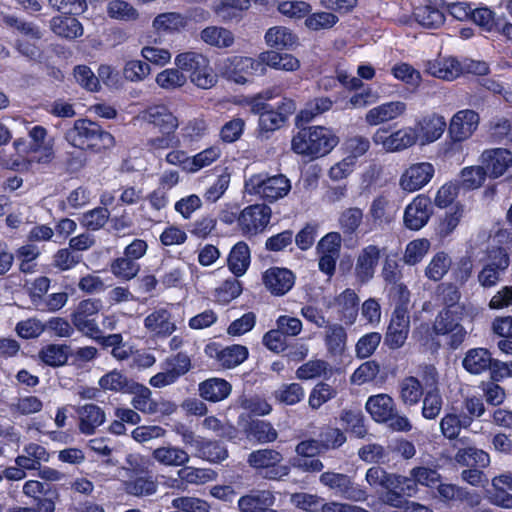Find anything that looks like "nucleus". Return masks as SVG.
Listing matches in <instances>:
<instances>
[{"label":"nucleus","mask_w":512,"mask_h":512,"mask_svg":"<svg viewBox=\"0 0 512 512\" xmlns=\"http://www.w3.org/2000/svg\"><path fill=\"white\" fill-rule=\"evenodd\" d=\"M198 391L202 399L216 403L230 395L232 385L226 379L212 377L199 383Z\"/></svg>","instance_id":"f704fd0d"},{"label":"nucleus","mask_w":512,"mask_h":512,"mask_svg":"<svg viewBox=\"0 0 512 512\" xmlns=\"http://www.w3.org/2000/svg\"><path fill=\"white\" fill-rule=\"evenodd\" d=\"M79 430L84 435H93L96 429L105 422V412L96 404H85L77 409Z\"/></svg>","instance_id":"7c9ffc66"},{"label":"nucleus","mask_w":512,"mask_h":512,"mask_svg":"<svg viewBox=\"0 0 512 512\" xmlns=\"http://www.w3.org/2000/svg\"><path fill=\"white\" fill-rule=\"evenodd\" d=\"M486 411L482 398L477 396H467L461 403L459 414L463 418L464 424L471 427L476 419H480Z\"/></svg>","instance_id":"e2e57ef3"},{"label":"nucleus","mask_w":512,"mask_h":512,"mask_svg":"<svg viewBox=\"0 0 512 512\" xmlns=\"http://www.w3.org/2000/svg\"><path fill=\"white\" fill-rule=\"evenodd\" d=\"M492 353L487 348L476 347L469 349L462 360L463 368L472 375H479L491 368Z\"/></svg>","instance_id":"72a5a7b5"},{"label":"nucleus","mask_w":512,"mask_h":512,"mask_svg":"<svg viewBox=\"0 0 512 512\" xmlns=\"http://www.w3.org/2000/svg\"><path fill=\"white\" fill-rule=\"evenodd\" d=\"M221 76L229 82L244 85L255 76L266 74L265 63L260 55L258 59L248 56L227 57L220 65Z\"/></svg>","instance_id":"423d86ee"},{"label":"nucleus","mask_w":512,"mask_h":512,"mask_svg":"<svg viewBox=\"0 0 512 512\" xmlns=\"http://www.w3.org/2000/svg\"><path fill=\"white\" fill-rule=\"evenodd\" d=\"M144 327L157 338H167L177 329L172 314L165 308H159L144 318Z\"/></svg>","instance_id":"393cba45"},{"label":"nucleus","mask_w":512,"mask_h":512,"mask_svg":"<svg viewBox=\"0 0 512 512\" xmlns=\"http://www.w3.org/2000/svg\"><path fill=\"white\" fill-rule=\"evenodd\" d=\"M110 271L116 278L129 281L139 273L140 264L124 255L111 262Z\"/></svg>","instance_id":"0e129e2a"},{"label":"nucleus","mask_w":512,"mask_h":512,"mask_svg":"<svg viewBox=\"0 0 512 512\" xmlns=\"http://www.w3.org/2000/svg\"><path fill=\"white\" fill-rule=\"evenodd\" d=\"M493 492L490 495L491 502L503 508H512V471L500 474L492 480Z\"/></svg>","instance_id":"a19ab883"},{"label":"nucleus","mask_w":512,"mask_h":512,"mask_svg":"<svg viewBox=\"0 0 512 512\" xmlns=\"http://www.w3.org/2000/svg\"><path fill=\"white\" fill-rule=\"evenodd\" d=\"M346 341L347 333L343 326L333 324L328 327L325 336V345L331 355H342L345 350Z\"/></svg>","instance_id":"052dcab7"},{"label":"nucleus","mask_w":512,"mask_h":512,"mask_svg":"<svg viewBox=\"0 0 512 512\" xmlns=\"http://www.w3.org/2000/svg\"><path fill=\"white\" fill-rule=\"evenodd\" d=\"M351 380L358 385L373 382L381 384L385 382L386 375L380 374V366L377 361L369 360L362 363L352 374Z\"/></svg>","instance_id":"3c124183"},{"label":"nucleus","mask_w":512,"mask_h":512,"mask_svg":"<svg viewBox=\"0 0 512 512\" xmlns=\"http://www.w3.org/2000/svg\"><path fill=\"white\" fill-rule=\"evenodd\" d=\"M189 18L178 12H165L153 20V27L158 33H178L188 25Z\"/></svg>","instance_id":"a18cd8bd"},{"label":"nucleus","mask_w":512,"mask_h":512,"mask_svg":"<svg viewBox=\"0 0 512 512\" xmlns=\"http://www.w3.org/2000/svg\"><path fill=\"white\" fill-rule=\"evenodd\" d=\"M410 331V315L409 313H401L393 310L391 319L385 334V344L390 349L401 348L409 335Z\"/></svg>","instance_id":"b1692460"},{"label":"nucleus","mask_w":512,"mask_h":512,"mask_svg":"<svg viewBox=\"0 0 512 512\" xmlns=\"http://www.w3.org/2000/svg\"><path fill=\"white\" fill-rule=\"evenodd\" d=\"M481 164L488 177L497 179L507 175L512 179V152L506 148L485 149L480 156Z\"/></svg>","instance_id":"dca6fc26"},{"label":"nucleus","mask_w":512,"mask_h":512,"mask_svg":"<svg viewBox=\"0 0 512 512\" xmlns=\"http://www.w3.org/2000/svg\"><path fill=\"white\" fill-rule=\"evenodd\" d=\"M483 33L491 35L503 34L512 37V24L506 21L505 16H499L488 6L474 7L471 20Z\"/></svg>","instance_id":"f8f14e48"},{"label":"nucleus","mask_w":512,"mask_h":512,"mask_svg":"<svg viewBox=\"0 0 512 512\" xmlns=\"http://www.w3.org/2000/svg\"><path fill=\"white\" fill-rule=\"evenodd\" d=\"M74 15H58L50 20V28L61 38L73 40L83 35L81 22Z\"/></svg>","instance_id":"58836bf2"},{"label":"nucleus","mask_w":512,"mask_h":512,"mask_svg":"<svg viewBox=\"0 0 512 512\" xmlns=\"http://www.w3.org/2000/svg\"><path fill=\"white\" fill-rule=\"evenodd\" d=\"M452 265L451 258L444 251L437 252L425 269V275L433 281H440Z\"/></svg>","instance_id":"338daca9"},{"label":"nucleus","mask_w":512,"mask_h":512,"mask_svg":"<svg viewBox=\"0 0 512 512\" xmlns=\"http://www.w3.org/2000/svg\"><path fill=\"white\" fill-rule=\"evenodd\" d=\"M395 218V212L392 210L389 200L384 195H379L373 199L367 215L368 221L372 222V227L383 228L389 225Z\"/></svg>","instance_id":"4c0bfd02"},{"label":"nucleus","mask_w":512,"mask_h":512,"mask_svg":"<svg viewBox=\"0 0 512 512\" xmlns=\"http://www.w3.org/2000/svg\"><path fill=\"white\" fill-rule=\"evenodd\" d=\"M430 249V241L419 238L410 241L405 248L403 261L410 266L420 263Z\"/></svg>","instance_id":"774afa93"},{"label":"nucleus","mask_w":512,"mask_h":512,"mask_svg":"<svg viewBox=\"0 0 512 512\" xmlns=\"http://www.w3.org/2000/svg\"><path fill=\"white\" fill-rule=\"evenodd\" d=\"M455 461L462 466L485 468L490 463V456L482 449L466 447L456 452Z\"/></svg>","instance_id":"8fccbe9b"},{"label":"nucleus","mask_w":512,"mask_h":512,"mask_svg":"<svg viewBox=\"0 0 512 512\" xmlns=\"http://www.w3.org/2000/svg\"><path fill=\"white\" fill-rule=\"evenodd\" d=\"M296 378L299 380H311L323 376L331 377V369L327 361L322 359L309 360L296 369Z\"/></svg>","instance_id":"603ef678"},{"label":"nucleus","mask_w":512,"mask_h":512,"mask_svg":"<svg viewBox=\"0 0 512 512\" xmlns=\"http://www.w3.org/2000/svg\"><path fill=\"white\" fill-rule=\"evenodd\" d=\"M151 456L157 463L166 467L183 468L190 461L185 449L171 444L154 449Z\"/></svg>","instance_id":"c9c22d12"},{"label":"nucleus","mask_w":512,"mask_h":512,"mask_svg":"<svg viewBox=\"0 0 512 512\" xmlns=\"http://www.w3.org/2000/svg\"><path fill=\"white\" fill-rule=\"evenodd\" d=\"M175 64L181 71L189 72L191 82L201 89H210L217 83L209 59L200 53H180L175 57Z\"/></svg>","instance_id":"6e6552de"},{"label":"nucleus","mask_w":512,"mask_h":512,"mask_svg":"<svg viewBox=\"0 0 512 512\" xmlns=\"http://www.w3.org/2000/svg\"><path fill=\"white\" fill-rule=\"evenodd\" d=\"M266 43L279 51L293 49L298 44V37L287 27L269 28L265 34Z\"/></svg>","instance_id":"79ce46f5"},{"label":"nucleus","mask_w":512,"mask_h":512,"mask_svg":"<svg viewBox=\"0 0 512 512\" xmlns=\"http://www.w3.org/2000/svg\"><path fill=\"white\" fill-rule=\"evenodd\" d=\"M130 390L132 392H128V394L133 395L131 404L134 409L147 414L161 411L159 403L152 398V392L147 386L134 381Z\"/></svg>","instance_id":"ea45409f"},{"label":"nucleus","mask_w":512,"mask_h":512,"mask_svg":"<svg viewBox=\"0 0 512 512\" xmlns=\"http://www.w3.org/2000/svg\"><path fill=\"white\" fill-rule=\"evenodd\" d=\"M434 173V166L429 162L412 164L401 175L400 186L407 192L418 191L430 182Z\"/></svg>","instance_id":"5701e85b"},{"label":"nucleus","mask_w":512,"mask_h":512,"mask_svg":"<svg viewBox=\"0 0 512 512\" xmlns=\"http://www.w3.org/2000/svg\"><path fill=\"white\" fill-rule=\"evenodd\" d=\"M74 148L100 154L115 146L114 136L100 124L89 119H78L66 134Z\"/></svg>","instance_id":"20e7f679"},{"label":"nucleus","mask_w":512,"mask_h":512,"mask_svg":"<svg viewBox=\"0 0 512 512\" xmlns=\"http://www.w3.org/2000/svg\"><path fill=\"white\" fill-rule=\"evenodd\" d=\"M239 277H230L224 280L214 291L215 302L220 305H228L239 297L243 291V284Z\"/></svg>","instance_id":"5fc2aeb1"},{"label":"nucleus","mask_w":512,"mask_h":512,"mask_svg":"<svg viewBox=\"0 0 512 512\" xmlns=\"http://www.w3.org/2000/svg\"><path fill=\"white\" fill-rule=\"evenodd\" d=\"M339 137L328 127L315 125L298 129L291 140L294 153L316 160L332 152L339 144Z\"/></svg>","instance_id":"7ed1b4c3"},{"label":"nucleus","mask_w":512,"mask_h":512,"mask_svg":"<svg viewBox=\"0 0 512 512\" xmlns=\"http://www.w3.org/2000/svg\"><path fill=\"white\" fill-rule=\"evenodd\" d=\"M320 482L333 490L335 495L346 500L363 502L368 497L364 488L353 482L350 476L343 473L324 472L320 475Z\"/></svg>","instance_id":"9b49d317"},{"label":"nucleus","mask_w":512,"mask_h":512,"mask_svg":"<svg viewBox=\"0 0 512 512\" xmlns=\"http://www.w3.org/2000/svg\"><path fill=\"white\" fill-rule=\"evenodd\" d=\"M480 122L479 114L472 109L457 111L448 126L449 141L445 143L444 155L453 157L462 150L461 143L469 139L477 130Z\"/></svg>","instance_id":"39448f33"},{"label":"nucleus","mask_w":512,"mask_h":512,"mask_svg":"<svg viewBox=\"0 0 512 512\" xmlns=\"http://www.w3.org/2000/svg\"><path fill=\"white\" fill-rule=\"evenodd\" d=\"M70 354L68 345L48 344L39 351V358L47 366L60 367L68 362Z\"/></svg>","instance_id":"09e8293b"},{"label":"nucleus","mask_w":512,"mask_h":512,"mask_svg":"<svg viewBox=\"0 0 512 512\" xmlns=\"http://www.w3.org/2000/svg\"><path fill=\"white\" fill-rule=\"evenodd\" d=\"M134 381V379L129 378L121 371L114 369L101 376L98 384L104 391L128 394V392H132L130 389Z\"/></svg>","instance_id":"c03bdc74"},{"label":"nucleus","mask_w":512,"mask_h":512,"mask_svg":"<svg viewBox=\"0 0 512 512\" xmlns=\"http://www.w3.org/2000/svg\"><path fill=\"white\" fill-rule=\"evenodd\" d=\"M205 353L208 357L213 358L225 369H232L248 359L249 350L246 346L233 344L222 347L218 343H210L205 347Z\"/></svg>","instance_id":"a211bd4d"},{"label":"nucleus","mask_w":512,"mask_h":512,"mask_svg":"<svg viewBox=\"0 0 512 512\" xmlns=\"http://www.w3.org/2000/svg\"><path fill=\"white\" fill-rule=\"evenodd\" d=\"M295 274L288 268L272 266L262 273V283L275 297L286 295L295 284Z\"/></svg>","instance_id":"412c9836"},{"label":"nucleus","mask_w":512,"mask_h":512,"mask_svg":"<svg viewBox=\"0 0 512 512\" xmlns=\"http://www.w3.org/2000/svg\"><path fill=\"white\" fill-rule=\"evenodd\" d=\"M386 252L387 247L375 244H369L361 249L354 268L356 280L360 284H366L373 279L379 261Z\"/></svg>","instance_id":"2eb2a0df"},{"label":"nucleus","mask_w":512,"mask_h":512,"mask_svg":"<svg viewBox=\"0 0 512 512\" xmlns=\"http://www.w3.org/2000/svg\"><path fill=\"white\" fill-rule=\"evenodd\" d=\"M465 310H453L443 308L438 312L432 324L431 330L427 328V334L423 339V345L432 352H437L440 347L438 336H448L447 345L451 350H457L465 341L467 331L461 324Z\"/></svg>","instance_id":"f03ea898"},{"label":"nucleus","mask_w":512,"mask_h":512,"mask_svg":"<svg viewBox=\"0 0 512 512\" xmlns=\"http://www.w3.org/2000/svg\"><path fill=\"white\" fill-rule=\"evenodd\" d=\"M23 494L31 499V504L39 506L43 512H54L59 494L55 485L38 480H28L22 488Z\"/></svg>","instance_id":"4468645a"},{"label":"nucleus","mask_w":512,"mask_h":512,"mask_svg":"<svg viewBox=\"0 0 512 512\" xmlns=\"http://www.w3.org/2000/svg\"><path fill=\"white\" fill-rule=\"evenodd\" d=\"M417 140L418 133L412 127L402 128L391 134H388L387 129L379 128L373 135L374 143L381 144L387 152L405 150L416 144Z\"/></svg>","instance_id":"f3484780"},{"label":"nucleus","mask_w":512,"mask_h":512,"mask_svg":"<svg viewBox=\"0 0 512 512\" xmlns=\"http://www.w3.org/2000/svg\"><path fill=\"white\" fill-rule=\"evenodd\" d=\"M143 121L157 136L147 139L146 146L152 153L178 147L180 144L177 136L179 127L178 117L164 104L148 106L142 112Z\"/></svg>","instance_id":"f257e3e1"},{"label":"nucleus","mask_w":512,"mask_h":512,"mask_svg":"<svg viewBox=\"0 0 512 512\" xmlns=\"http://www.w3.org/2000/svg\"><path fill=\"white\" fill-rule=\"evenodd\" d=\"M447 127L443 116L432 113L421 117L415 125L418 133V139L421 138L423 144H429L437 141L443 135Z\"/></svg>","instance_id":"a878e982"},{"label":"nucleus","mask_w":512,"mask_h":512,"mask_svg":"<svg viewBox=\"0 0 512 512\" xmlns=\"http://www.w3.org/2000/svg\"><path fill=\"white\" fill-rule=\"evenodd\" d=\"M251 264V251L245 241L235 243L227 257V266L229 271L235 277L243 276Z\"/></svg>","instance_id":"473e14b6"},{"label":"nucleus","mask_w":512,"mask_h":512,"mask_svg":"<svg viewBox=\"0 0 512 512\" xmlns=\"http://www.w3.org/2000/svg\"><path fill=\"white\" fill-rule=\"evenodd\" d=\"M488 177L482 165L464 167L459 174V185L466 191L480 188Z\"/></svg>","instance_id":"6e6d98bb"},{"label":"nucleus","mask_w":512,"mask_h":512,"mask_svg":"<svg viewBox=\"0 0 512 512\" xmlns=\"http://www.w3.org/2000/svg\"><path fill=\"white\" fill-rule=\"evenodd\" d=\"M276 498L269 490H253L238 500L241 512H278L273 508Z\"/></svg>","instance_id":"bb28decb"},{"label":"nucleus","mask_w":512,"mask_h":512,"mask_svg":"<svg viewBox=\"0 0 512 512\" xmlns=\"http://www.w3.org/2000/svg\"><path fill=\"white\" fill-rule=\"evenodd\" d=\"M158 483L153 473L129 477L124 481L125 491L132 496H151L156 493Z\"/></svg>","instance_id":"37998d69"},{"label":"nucleus","mask_w":512,"mask_h":512,"mask_svg":"<svg viewBox=\"0 0 512 512\" xmlns=\"http://www.w3.org/2000/svg\"><path fill=\"white\" fill-rule=\"evenodd\" d=\"M296 101L289 97H283L276 106L267 109L258 119L257 130L261 135H266L284 127L290 117L296 112Z\"/></svg>","instance_id":"9d476101"},{"label":"nucleus","mask_w":512,"mask_h":512,"mask_svg":"<svg viewBox=\"0 0 512 512\" xmlns=\"http://www.w3.org/2000/svg\"><path fill=\"white\" fill-rule=\"evenodd\" d=\"M102 308L100 299H84L79 302L76 310L71 315V321L78 331L87 335L89 332L97 333L98 324L96 318Z\"/></svg>","instance_id":"6ab92c4d"},{"label":"nucleus","mask_w":512,"mask_h":512,"mask_svg":"<svg viewBox=\"0 0 512 512\" xmlns=\"http://www.w3.org/2000/svg\"><path fill=\"white\" fill-rule=\"evenodd\" d=\"M366 410L376 422L387 423L396 412V405L388 394H378L368 398Z\"/></svg>","instance_id":"2f4dec72"},{"label":"nucleus","mask_w":512,"mask_h":512,"mask_svg":"<svg viewBox=\"0 0 512 512\" xmlns=\"http://www.w3.org/2000/svg\"><path fill=\"white\" fill-rule=\"evenodd\" d=\"M338 394L335 387L320 381L311 389L308 397V405L312 410L320 409L325 403L334 399Z\"/></svg>","instance_id":"680f3d73"},{"label":"nucleus","mask_w":512,"mask_h":512,"mask_svg":"<svg viewBox=\"0 0 512 512\" xmlns=\"http://www.w3.org/2000/svg\"><path fill=\"white\" fill-rule=\"evenodd\" d=\"M432 215L430 198L424 195L416 196L404 211V226L411 231L423 228Z\"/></svg>","instance_id":"4be33fe9"},{"label":"nucleus","mask_w":512,"mask_h":512,"mask_svg":"<svg viewBox=\"0 0 512 512\" xmlns=\"http://www.w3.org/2000/svg\"><path fill=\"white\" fill-rule=\"evenodd\" d=\"M406 111V104L401 101H391L370 109L365 116V121L371 126L394 120Z\"/></svg>","instance_id":"c756f323"},{"label":"nucleus","mask_w":512,"mask_h":512,"mask_svg":"<svg viewBox=\"0 0 512 512\" xmlns=\"http://www.w3.org/2000/svg\"><path fill=\"white\" fill-rule=\"evenodd\" d=\"M446 5L443 0H425L423 4L415 7L413 17L415 21L426 29H438L446 20Z\"/></svg>","instance_id":"aec40b11"},{"label":"nucleus","mask_w":512,"mask_h":512,"mask_svg":"<svg viewBox=\"0 0 512 512\" xmlns=\"http://www.w3.org/2000/svg\"><path fill=\"white\" fill-rule=\"evenodd\" d=\"M245 189L250 195H255L264 202L273 203L284 198L291 190L290 180L282 175L268 176L253 174L245 181Z\"/></svg>","instance_id":"0eeeda50"},{"label":"nucleus","mask_w":512,"mask_h":512,"mask_svg":"<svg viewBox=\"0 0 512 512\" xmlns=\"http://www.w3.org/2000/svg\"><path fill=\"white\" fill-rule=\"evenodd\" d=\"M282 454L274 449H259L248 456V463L252 468L268 480H280L290 473V467L281 465Z\"/></svg>","instance_id":"1a4fd4ad"},{"label":"nucleus","mask_w":512,"mask_h":512,"mask_svg":"<svg viewBox=\"0 0 512 512\" xmlns=\"http://www.w3.org/2000/svg\"><path fill=\"white\" fill-rule=\"evenodd\" d=\"M333 106V101L327 97H315L306 102L304 108L300 109L295 116V126L306 128L307 125L314 121L318 116L329 111Z\"/></svg>","instance_id":"cd10ccee"},{"label":"nucleus","mask_w":512,"mask_h":512,"mask_svg":"<svg viewBox=\"0 0 512 512\" xmlns=\"http://www.w3.org/2000/svg\"><path fill=\"white\" fill-rule=\"evenodd\" d=\"M272 217V209L265 203H256L242 209L241 233L245 236H256L262 233Z\"/></svg>","instance_id":"ddd939ff"},{"label":"nucleus","mask_w":512,"mask_h":512,"mask_svg":"<svg viewBox=\"0 0 512 512\" xmlns=\"http://www.w3.org/2000/svg\"><path fill=\"white\" fill-rule=\"evenodd\" d=\"M245 437L258 444L274 442L278 437L277 430L266 420L250 419L243 425Z\"/></svg>","instance_id":"c85d7f7f"},{"label":"nucleus","mask_w":512,"mask_h":512,"mask_svg":"<svg viewBox=\"0 0 512 512\" xmlns=\"http://www.w3.org/2000/svg\"><path fill=\"white\" fill-rule=\"evenodd\" d=\"M201 39L208 45L228 48L234 43L232 32L223 27L209 26L201 31Z\"/></svg>","instance_id":"bf43d9fd"},{"label":"nucleus","mask_w":512,"mask_h":512,"mask_svg":"<svg viewBox=\"0 0 512 512\" xmlns=\"http://www.w3.org/2000/svg\"><path fill=\"white\" fill-rule=\"evenodd\" d=\"M194 449L196 457L213 463H219L228 456L227 449L219 441L200 438Z\"/></svg>","instance_id":"de8ad7c7"},{"label":"nucleus","mask_w":512,"mask_h":512,"mask_svg":"<svg viewBox=\"0 0 512 512\" xmlns=\"http://www.w3.org/2000/svg\"><path fill=\"white\" fill-rule=\"evenodd\" d=\"M340 319L348 326L356 322L359 312V297L353 289L346 288L336 298Z\"/></svg>","instance_id":"e433bc0d"},{"label":"nucleus","mask_w":512,"mask_h":512,"mask_svg":"<svg viewBox=\"0 0 512 512\" xmlns=\"http://www.w3.org/2000/svg\"><path fill=\"white\" fill-rule=\"evenodd\" d=\"M423 396V386L414 376L405 377L400 383V398L405 405L417 404Z\"/></svg>","instance_id":"69168bd1"},{"label":"nucleus","mask_w":512,"mask_h":512,"mask_svg":"<svg viewBox=\"0 0 512 512\" xmlns=\"http://www.w3.org/2000/svg\"><path fill=\"white\" fill-rule=\"evenodd\" d=\"M262 60L265 63V68L267 66L284 71H296L300 67L299 60L288 53H279L276 51H268L261 53Z\"/></svg>","instance_id":"864d4df0"},{"label":"nucleus","mask_w":512,"mask_h":512,"mask_svg":"<svg viewBox=\"0 0 512 512\" xmlns=\"http://www.w3.org/2000/svg\"><path fill=\"white\" fill-rule=\"evenodd\" d=\"M275 400L286 406H293L300 403L305 398V390L300 383L293 382L282 384L273 392Z\"/></svg>","instance_id":"13d9d810"},{"label":"nucleus","mask_w":512,"mask_h":512,"mask_svg":"<svg viewBox=\"0 0 512 512\" xmlns=\"http://www.w3.org/2000/svg\"><path fill=\"white\" fill-rule=\"evenodd\" d=\"M383 257L384 260L381 269V277L386 285L402 282L403 272L399 264L400 259L398 252H386Z\"/></svg>","instance_id":"4d7b16f0"},{"label":"nucleus","mask_w":512,"mask_h":512,"mask_svg":"<svg viewBox=\"0 0 512 512\" xmlns=\"http://www.w3.org/2000/svg\"><path fill=\"white\" fill-rule=\"evenodd\" d=\"M340 421L344 429L357 438H364L367 434L365 418L359 408L343 409L340 412Z\"/></svg>","instance_id":"49530a36"}]
</instances>
